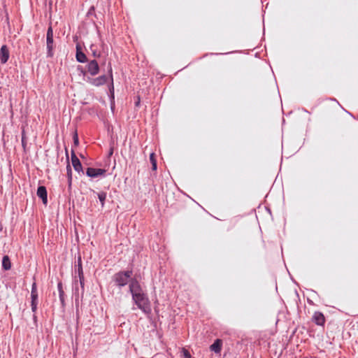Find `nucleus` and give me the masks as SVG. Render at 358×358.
Returning a JSON list of instances; mask_svg holds the SVG:
<instances>
[{
	"label": "nucleus",
	"instance_id": "obj_1",
	"mask_svg": "<svg viewBox=\"0 0 358 358\" xmlns=\"http://www.w3.org/2000/svg\"><path fill=\"white\" fill-rule=\"evenodd\" d=\"M132 300L138 308L144 313H148L150 310L149 300L145 292L132 296Z\"/></svg>",
	"mask_w": 358,
	"mask_h": 358
},
{
	"label": "nucleus",
	"instance_id": "obj_2",
	"mask_svg": "<svg viewBox=\"0 0 358 358\" xmlns=\"http://www.w3.org/2000/svg\"><path fill=\"white\" fill-rule=\"evenodd\" d=\"M131 275V271H120L114 275L113 279L117 286L123 287L128 282L130 283Z\"/></svg>",
	"mask_w": 358,
	"mask_h": 358
},
{
	"label": "nucleus",
	"instance_id": "obj_3",
	"mask_svg": "<svg viewBox=\"0 0 358 358\" xmlns=\"http://www.w3.org/2000/svg\"><path fill=\"white\" fill-rule=\"evenodd\" d=\"M46 43L48 57H52L53 56V30L51 27L48 29Z\"/></svg>",
	"mask_w": 358,
	"mask_h": 358
},
{
	"label": "nucleus",
	"instance_id": "obj_4",
	"mask_svg": "<svg viewBox=\"0 0 358 358\" xmlns=\"http://www.w3.org/2000/svg\"><path fill=\"white\" fill-rule=\"evenodd\" d=\"M129 292H131L132 296H135L136 294L144 292L139 282L135 278H131L130 280Z\"/></svg>",
	"mask_w": 358,
	"mask_h": 358
},
{
	"label": "nucleus",
	"instance_id": "obj_5",
	"mask_svg": "<svg viewBox=\"0 0 358 358\" xmlns=\"http://www.w3.org/2000/svg\"><path fill=\"white\" fill-rule=\"evenodd\" d=\"M31 310L33 312H36L38 305V292L36 282H34L31 286Z\"/></svg>",
	"mask_w": 358,
	"mask_h": 358
},
{
	"label": "nucleus",
	"instance_id": "obj_6",
	"mask_svg": "<svg viewBox=\"0 0 358 358\" xmlns=\"http://www.w3.org/2000/svg\"><path fill=\"white\" fill-rule=\"evenodd\" d=\"M87 70L91 76L97 75L99 72V66L96 60H91L87 65Z\"/></svg>",
	"mask_w": 358,
	"mask_h": 358
},
{
	"label": "nucleus",
	"instance_id": "obj_7",
	"mask_svg": "<svg viewBox=\"0 0 358 358\" xmlns=\"http://www.w3.org/2000/svg\"><path fill=\"white\" fill-rule=\"evenodd\" d=\"M106 171L103 169H94L90 167L87 169L86 174L89 177L96 178L99 176H103Z\"/></svg>",
	"mask_w": 358,
	"mask_h": 358
},
{
	"label": "nucleus",
	"instance_id": "obj_8",
	"mask_svg": "<svg viewBox=\"0 0 358 358\" xmlns=\"http://www.w3.org/2000/svg\"><path fill=\"white\" fill-rule=\"evenodd\" d=\"M10 57L9 50L7 45H3L0 49V60L2 64H6Z\"/></svg>",
	"mask_w": 358,
	"mask_h": 358
},
{
	"label": "nucleus",
	"instance_id": "obj_9",
	"mask_svg": "<svg viewBox=\"0 0 358 358\" xmlns=\"http://www.w3.org/2000/svg\"><path fill=\"white\" fill-rule=\"evenodd\" d=\"M107 82V77L106 76H101L95 78H90L89 79V83L95 86V87H99L103 85H104Z\"/></svg>",
	"mask_w": 358,
	"mask_h": 358
},
{
	"label": "nucleus",
	"instance_id": "obj_10",
	"mask_svg": "<svg viewBox=\"0 0 358 358\" xmlns=\"http://www.w3.org/2000/svg\"><path fill=\"white\" fill-rule=\"evenodd\" d=\"M76 57L78 62L85 63L87 61V57L85 53L81 50V47L79 44L76 45Z\"/></svg>",
	"mask_w": 358,
	"mask_h": 358
},
{
	"label": "nucleus",
	"instance_id": "obj_11",
	"mask_svg": "<svg viewBox=\"0 0 358 358\" xmlns=\"http://www.w3.org/2000/svg\"><path fill=\"white\" fill-rule=\"evenodd\" d=\"M37 196L41 198L44 204H47L48 199H47V190L45 187L39 186L37 189Z\"/></svg>",
	"mask_w": 358,
	"mask_h": 358
},
{
	"label": "nucleus",
	"instance_id": "obj_12",
	"mask_svg": "<svg viewBox=\"0 0 358 358\" xmlns=\"http://www.w3.org/2000/svg\"><path fill=\"white\" fill-rule=\"evenodd\" d=\"M313 320L317 325H324L325 322V317L320 312H315L313 316Z\"/></svg>",
	"mask_w": 358,
	"mask_h": 358
},
{
	"label": "nucleus",
	"instance_id": "obj_13",
	"mask_svg": "<svg viewBox=\"0 0 358 358\" xmlns=\"http://www.w3.org/2000/svg\"><path fill=\"white\" fill-rule=\"evenodd\" d=\"M210 348L215 352H220L222 348V341L220 339H217L213 344L210 345Z\"/></svg>",
	"mask_w": 358,
	"mask_h": 358
},
{
	"label": "nucleus",
	"instance_id": "obj_14",
	"mask_svg": "<svg viewBox=\"0 0 358 358\" xmlns=\"http://www.w3.org/2000/svg\"><path fill=\"white\" fill-rule=\"evenodd\" d=\"M2 267L4 270L8 271L11 268V262L8 255H5L2 259Z\"/></svg>",
	"mask_w": 358,
	"mask_h": 358
},
{
	"label": "nucleus",
	"instance_id": "obj_15",
	"mask_svg": "<svg viewBox=\"0 0 358 358\" xmlns=\"http://www.w3.org/2000/svg\"><path fill=\"white\" fill-rule=\"evenodd\" d=\"M150 161L152 164V169L153 171H156L157 170V160L155 159V155L154 152H152L150 155Z\"/></svg>",
	"mask_w": 358,
	"mask_h": 358
},
{
	"label": "nucleus",
	"instance_id": "obj_16",
	"mask_svg": "<svg viewBox=\"0 0 358 358\" xmlns=\"http://www.w3.org/2000/svg\"><path fill=\"white\" fill-rule=\"evenodd\" d=\"M72 165L75 169V171L80 172L83 170L82 164L80 160H73Z\"/></svg>",
	"mask_w": 358,
	"mask_h": 358
},
{
	"label": "nucleus",
	"instance_id": "obj_17",
	"mask_svg": "<svg viewBox=\"0 0 358 358\" xmlns=\"http://www.w3.org/2000/svg\"><path fill=\"white\" fill-rule=\"evenodd\" d=\"M66 169H67L69 187H71V183H72V171H71V166L69 164L67 165Z\"/></svg>",
	"mask_w": 358,
	"mask_h": 358
},
{
	"label": "nucleus",
	"instance_id": "obj_18",
	"mask_svg": "<svg viewBox=\"0 0 358 358\" xmlns=\"http://www.w3.org/2000/svg\"><path fill=\"white\" fill-rule=\"evenodd\" d=\"M98 198L101 203V206L103 207L104 203L106 199V193L104 192H101L97 194Z\"/></svg>",
	"mask_w": 358,
	"mask_h": 358
},
{
	"label": "nucleus",
	"instance_id": "obj_19",
	"mask_svg": "<svg viewBox=\"0 0 358 358\" xmlns=\"http://www.w3.org/2000/svg\"><path fill=\"white\" fill-rule=\"evenodd\" d=\"M57 288H58V291H59V294L60 300L63 303L64 302V290H63V288H62V282H59L58 283Z\"/></svg>",
	"mask_w": 358,
	"mask_h": 358
},
{
	"label": "nucleus",
	"instance_id": "obj_20",
	"mask_svg": "<svg viewBox=\"0 0 358 358\" xmlns=\"http://www.w3.org/2000/svg\"><path fill=\"white\" fill-rule=\"evenodd\" d=\"M78 275H84L83 271V267H82V262L80 257L78 259Z\"/></svg>",
	"mask_w": 358,
	"mask_h": 358
},
{
	"label": "nucleus",
	"instance_id": "obj_21",
	"mask_svg": "<svg viewBox=\"0 0 358 358\" xmlns=\"http://www.w3.org/2000/svg\"><path fill=\"white\" fill-rule=\"evenodd\" d=\"M181 353L183 358H192L190 353L185 348H182Z\"/></svg>",
	"mask_w": 358,
	"mask_h": 358
},
{
	"label": "nucleus",
	"instance_id": "obj_22",
	"mask_svg": "<svg viewBox=\"0 0 358 358\" xmlns=\"http://www.w3.org/2000/svg\"><path fill=\"white\" fill-rule=\"evenodd\" d=\"M94 45H91L90 46V50L92 52V55L93 57H100V54L96 51V50L94 48Z\"/></svg>",
	"mask_w": 358,
	"mask_h": 358
},
{
	"label": "nucleus",
	"instance_id": "obj_23",
	"mask_svg": "<svg viewBox=\"0 0 358 358\" xmlns=\"http://www.w3.org/2000/svg\"><path fill=\"white\" fill-rule=\"evenodd\" d=\"M80 284L82 288L84 287V275H78Z\"/></svg>",
	"mask_w": 358,
	"mask_h": 358
},
{
	"label": "nucleus",
	"instance_id": "obj_24",
	"mask_svg": "<svg viewBox=\"0 0 358 358\" xmlns=\"http://www.w3.org/2000/svg\"><path fill=\"white\" fill-rule=\"evenodd\" d=\"M73 142L76 145H78V134L76 133L73 136Z\"/></svg>",
	"mask_w": 358,
	"mask_h": 358
},
{
	"label": "nucleus",
	"instance_id": "obj_25",
	"mask_svg": "<svg viewBox=\"0 0 358 358\" xmlns=\"http://www.w3.org/2000/svg\"><path fill=\"white\" fill-rule=\"evenodd\" d=\"M79 159L76 157L74 151H71V162H73V160H78Z\"/></svg>",
	"mask_w": 358,
	"mask_h": 358
},
{
	"label": "nucleus",
	"instance_id": "obj_26",
	"mask_svg": "<svg viewBox=\"0 0 358 358\" xmlns=\"http://www.w3.org/2000/svg\"><path fill=\"white\" fill-rule=\"evenodd\" d=\"M108 72H109V73H110V78H111V80L113 81L112 67H111V66H110H110H109Z\"/></svg>",
	"mask_w": 358,
	"mask_h": 358
},
{
	"label": "nucleus",
	"instance_id": "obj_27",
	"mask_svg": "<svg viewBox=\"0 0 358 358\" xmlns=\"http://www.w3.org/2000/svg\"><path fill=\"white\" fill-rule=\"evenodd\" d=\"M24 135L22 134V145H24L25 144V142L24 141Z\"/></svg>",
	"mask_w": 358,
	"mask_h": 358
},
{
	"label": "nucleus",
	"instance_id": "obj_28",
	"mask_svg": "<svg viewBox=\"0 0 358 358\" xmlns=\"http://www.w3.org/2000/svg\"><path fill=\"white\" fill-rule=\"evenodd\" d=\"M140 100L138 99V101L136 103V106H138L139 104Z\"/></svg>",
	"mask_w": 358,
	"mask_h": 358
}]
</instances>
